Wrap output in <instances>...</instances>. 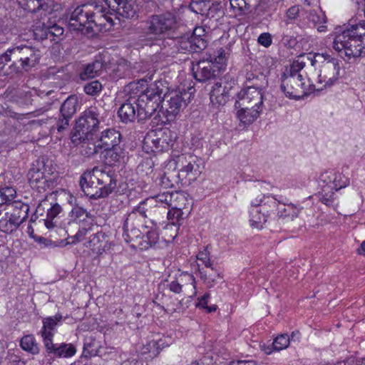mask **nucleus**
<instances>
[{
  "mask_svg": "<svg viewBox=\"0 0 365 365\" xmlns=\"http://www.w3.org/2000/svg\"><path fill=\"white\" fill-rule=\"evenodd\" d=\"M235 106H245V108H247V106L262 108V90L247 88L246 90L241 91L238 94V101H236Z\"/></svg>",
  "mask_w": 365,
  "mask_h": 365,
  "instance_id": "a211bd4d",
  "label": "nucleus"
},
{
  "mask_svg": "<svg viewBox=\"0 0 365 365\" xmlns=\"http://www.w3.org/2000/svg\"><path fill=\"white\" fill-rule=\"evenodd\" d=\"M71 216L75 220H79L84 221L86 218H91L92 215L86 209L78 205H76L71 210Z\"/></svg>",
  "mask_w": 365,
  "mask_h": 365,
  "instance_id": "5fc2aeb1",
  "label": "nucleus"
},
{
  "mask_svg": "<svg viewBox=\"0 0 365 365\" xmlns=\"http://www.w3.org/2000/svg\"><path fill=\"white\" fill-rule=\"evenodd\" d=\"M245 78L247 88L265 89L268 86L266 75L252 66H247L245 68Z\"/></svg>",
  "mask_w": 365,
  "mask_h": 365,
  "instance_id": "aec40b11",
  "label": "nucleus"
},
{
  "mask_svg": "<svg viewBox=\"0 0 365 365\" xmlns=\"http://www.w3.org/2000/svg\"><path fill=\"white\" fill-rule=\"evenodd\" d=\"M180 227L173 224H166L164 227V230L162 232V242H165V245L172 242L177 237Z\"/></svg>",
  "mask_w": 365,
  "mask_h": 365,
  "instance_id": "49530a36",
  "label": "nucleus"
},
{
  "mask_svg": "<svg viewBox=\"0 0 365 365\" xmlns=\"http://www.w3.org/2000/svg\"><path fill=\"white\" fill-rule=\"evenodd\" d=\"M210 1L209 0H196L192 1L190 5L192 11L201 15L207 14L211 9Z\"/></svg>",
  "mask_w": 365,
  "mask_h": 365,
  "instance_id": "de8ad7c7",
  "label": "nucleus"
},
{
  "mask_svg": "<svg viewBox=\"0 0 365 365\" xmlns=\"http://www.w3.org/2000/svg\"><path fill=\"white\" fill-rule=\"evenodd\" d=\"M197 266L200 279L209 288L214 287L219 279L223 278L220 271L214 265L207 268H200V264H197Z\"/></svg>",
  "mask_w": 365,
  "mask_h": 365,
  "instance_id": "bb28decb",
  "label": "nucleus"
},
{
  "mask_svg": "<svg viewBox=\"0 0 365 365\" xmlns=\"http://www.w3.org/2000/svg\"><path fill=\"white\" fill-rule=\"evenodd\" d=\"M170 209L167 211L165 210V215H167L168 224H173L177 227H180L183 220L182 211L181 207H178L177 204L175 206H172Z\"/></svg>",
  "mask_w": 365,
  "mask_h": 365,
  "instance_id": "37998d69",
  "label": "nucleus"
},
{
  "mask_svg": "<svg viewBox=\"0 0 365 365\" xmlns=\"http://www.w3.org/2000/svg\"><path fill=\"white\" fill-rule=\"evenodd\" d=\"M41 53L39 49L27 45H14L9 48L0 56V70L9 63L11 73H21L22 70L29 71L39 63Z\"/></svg>",
  "mask_w": 365,
  "mask_h": 365,
  "instance_id": "39448f33",
  "label": "nucleus"
},
{
  "mask_svg": "<svg viewBox=\"0 0 365 365\" xmlns=\"http://www.w3.org/2000/svg\"><path fill=\"white\" fill-rule=\"evenodd\" d=\"M133 75L130 63L125 60H121L113 69L111 73L112 78L115 81L121 78H130Z\"/></svg>",
  "mask_w": 365,
  "mask_h": 365,
  "instance_id": "e433bc0d",
  "label": "nucleus"
},
{
  "mask_svg": "<svg viewBox=\"0 0 365 365\" xmlns=\"http://www.w3.org/2000/svg\"><path fill=\"white\" fill-rule=\"evenodd\" d=\"M27 178L31 188L36 190L38 192L51 190L57 185L58 180V178L53 175L51 168L41 160H37L32 163Z\"/></svg>",
  "mask_w": 365,
  "mask_h": 365,
  "instance_id": "6e6552de",
  "label": "nucleus"
},
{
  "mask_svg": "<svg viewBox=\"0 0 365 365\" xmlns=\"http://www.w3.org/2000/svg\"><path fill=\"white\" fill-rule=\"evenodd\" d=\"M45 349L49 356L55 358L68 359L73 356L76 353V346L71 343H60L54 344L52 341L47 342L44 344Z\"/></svg>",
  "mask_w": 365,
  "mask_h": 365,
  "instance_id": "412c9836",
  "label": "nucleus"
},
{
  "mask_svg": "<svg viewBox=\"0 0 365 365\" xmlns=\"http://www.w3.org/2000/svg\"><path fill=\"white\" fill-rule=\"evenodd\" d=\"M6 359L11 365H26L28 361L22 358L19 354L9 351Z\"/></svg>",
  "mask_w": 365,
  "mask_h": 365,
  "instance_id": "bf43d9fd",
  "label": "nucleus"
},
{
  "mask_svg": "<svg viewBox=\"0 0 365 365\" xmlns=\"http://www.w3.org/2000/svg\"><path fill=\"white\" fill-rule=\"evenodd\" d=\"M240 109L237 111V117L244 125H249L255 121L262 112V108L247 106H237Z\"/></svg>",
  "mask_w": 365,
  "mask_h": 365,
  "instance_id": "7c9ffc66",
  "label": "nucleus"
},
{
  "mask_svg": "<svg viewBox=\"0 0 365 365\" xmlns=\"http://www.w3.org/2000/svg\"><path fill=\"white\" fill-rule=\"evenodd\" d=\"M289 344V336L287 334H281L277 336L272 344L273 350L281 351L286 349Z\"/></svg>",
  "mask_w": 365,
  "mask_h": 365,
  "instance_id": "603ef678",
  "label": "nucleus"
},
{
  "mask_svg": "<svg viewBox=\"0 0 365 365\" xmlns=\"http://www.w3.org/2000/svg\"><path fill=\"white\" fill-rule=\"evenodd\" d=\"M154 202L153 199L146 198L142 200L137 206H135L132 211L136 212V215L142 219L148 217H154V215H157L153 210Z\"/></svg>",
  "mask_w": 365,
  "mask_h": 365,
  "instance_id": "c9c22d12",
  "label": "nucleus"
},
{
  "mask_svg": "<svg viewBox=\"0 0 365 365\" xmlns=\"http://www.w3.org/2000/svg\"><path fill=\"white\" fill-rule=\"evenodd\" d=\"M192 71L194 78L199 82H207L215 79L220 74L219 67L212 61L202 60L192 63Z\"/></svg>",
  "mask_w": 365,
  "mask_h": 365,
  "instance_id": "2eb2a0df",
  "label": "nucleus"
},
{
  "mask_svg": "<svg viewBox=\"0 0 365 365\" xmlns=\"http://www.w3.org/2000/svg\"><path fill=\"white\" fill-rule=\"evenodd\" d=\"M79 185L83 193L89 198H105L115 190L116 175L113 171L106 172L98 167H94L81 175Z\"/></svg>",
  "mask_w": 365,
  "mask_h": 365,
  "instance_id": "7ed1b4c3",
  "label": "nucleus"
},
{
  "mask_svg": "<svg viewBox=\"0 0 365 365\" xmlns=\"http://www.w3.org/2000/svg\"><path fill=\"white\" fill-rule=\"evenodd\" d=\"M9 212H6V215H9L21 225L28 218L30 206L27 202L21 200H15L9 207Z\"/></svg>",
  "mask_w": 365,
  "mask_h": 365,
  "instance_id": "a878e982",
  "label": "nucleus"
},
{
  "mask_svg": "<svg viewBox=\"0 0 365 365\" xmlns=\"http://www.w3.org/2000/svg\"><path fill=\"white\" fill-rule=\"evenodd\" d=\"M107 245L106 234L99 232L91 236L87 247L90 248L96 256H100L105 252Z\"/></svg>",
  "mask_w": 365,
  "mask_h": 365,
  "instance_id": "c756f323",
  "label": "nucleus"
},
{
  "mask_svg": "<svg viewBox=\"0 0 365 365\" xmlns=\"http://www.w3.org/2000/svg\"><path fill=\"white\" fill-rule=\"evenodd\" d=\"M103 151L105 163L109 166H113L123 160L124 152L120 145Z\"/></svg>",
  "mask_w": 365,
  "mask_h": 365,
  "instance_id": "f704fd0d",
  "label": "nucleus"
},
{
  "mask_svg": "<svg viewBox=\"0 0 365 365\" xmlns=\"http://www.w3.org/2000/svg\"><path fill=\"white\" fill-rule=\"evenodd\" d=\"M257 41L260 45L267 48L272 43V36L269 33H262L259 36Z\"/></svg>",
  "mask_w": 365,
  "mask_h": 365,
  "instance_id": "0e129e2a",
  "label": "nucleus"
},
{
  "mask_svg": "<svg viewBox=\"0 0 365 365\" xmlns=\"http://www.w3.org/2000/svg\"><path fill=\"white\" fill-rule=\"evenodd\" d=\"M102 2L90 1L78 6L70 14L68 26L70 31H81L84 35L93 36L101 31L107 22L113 24V19L108 15L109 11L127 19L136 16V10L131 0H104Z\"/></svg>",
  "mask_w": 365,
  "mask_h": 365,
  "instance_id": "f257e3e1",
  "label": "nucleus"
},
{
  "mask_svg": "<svg viewBox=\"0 0 365 365\" xmlns=\"http://www.w3.org/2000/svg\"><path fill=\"white\" fill-rule=\"evenodd\" d=\"M300 11L301 9L299 5L292 6L287 10L284 20L287 26L298 19L300 16Z\"/></svg>",
  "mask_w": 365,
  "mask_h": 365,
  "instance_id": "864d4df0",
  "label": "nucleus"
},
{
  "mask_svg": "<svg viewBox=\"0 0 365 365\" xmlns=\"http://www.w3.org/2000/svg\"><path fill=\"white\" fill-rule=\"evenodd\" d=\"M197 29L191 34H186L177 40L178 51L184 53H200L206 48L207 41L200 34H197Z\"/></svg>",
  "mask_w": 365,
  "mask_h": 365,
  "instance_id": "4468645a",
  "label": "nucleus"
},
{
  "mask_svg": "<svg viewBox=\"0 0 365 365\" xmlns=\"http://www.w3.org/2000/svg\"><path fill=\"white\" fill-rule=\"evenodd\" d=\"M227 98L226 88L222 87L221 83H215L210 93L211 103L214 105L222 106L227 102Z\"/></svg>",
  "mask_w": 365,
  "mask_h": 365,
  "instance_id": "473e14b6",
  "label": "nucleus"
},
{
  "mask_svg": "<svg viewBox=\"0 0 365 365\" xmlns=\"http://www.w3.org/2000/svg\"><path fill=\"white\" fill-rule=\"evenodd\" d=\"M139 355H138L136 357L132 356L127 360L123 361L121 363V365H143V361L140 360Z\"/></svg>",
  "mask_w": 365,
  "mask_h": 365,
  "instance_id": "774afa93",
  "label": "nucleus"
},
{
  "mask_svg": "<svg viewBox=\"0 0 365 365\" xmlns=\"http://www.w3.org/2000/svg\"><path fill=\"white\" fill-rule=\"evenodd\" d=\"M78 99L77 96H69L61 105L59 113L55 118V125L52 127L53 130H56L58 133H63L69 129L70 123L77 111Z\"/></svg>",
  "mask_w": 365,
  "mask_h": 365,
  "instance_id": "9b49d317",
  "label": "nucleus"
},
{
  "mask_svg": "<svg viewBox=\"0 0 365 365\" xmlns=\"http://www.w3.org/2000/svg\"><path fill=\"white\" fill-rule=\"evenodd\" d=\"M19 4L24 10L28 11L31 13H36L39 10L46 11L48 6V3L45 0H17ZM56 3H58L56 0Z\"/></svg>",
  "mask_w": 365,
  "mask_h": 365,
  "instance_id": "4c0bfd02",
  "label": "nucleus"
},
{
  "mask_svg": "<svg viewBox=\"0 0 365 365\" xmlns=\"http://www.w3.org/2000/svg\"><path fill=\"white\" fill-rule=\"evenodd\" d=\"M210 299V294L208 292L204 294L202 297L197 299V302L195 304V307L197 308L205 309L207 307L209 299Z\"/></svg>",
  "mask_w": 365,
  "mask_h": 365,
  "instance_id": "69168bd1",
  "label": "nucleus"
},
{
  "mask_svg": "<svg viewBox=\"0 0 365 365\" xmlns=\"http://www.w3.org/2000/svg\"><path fill=\"white\" fill-rule=\"evenodd\" d=\"M163 348L164 342L161 339H153L141 347L140 354L146 360L153 359L160 354Z\"/></svg>",
  "mask_w": 365,
  "mask_h": 365,
  "instance_id": "cd10ccee",
  "label": "nucleus"
},
{
  "mask_svg": "<svg viewBox=\"0 0 365 365\" xmlns=\"http://www.w3.org/2000/svg\"><path fill=\"white\" fill-rule=\"evenodd\" d=\"M18 222L15 221L10 215L6 218L0 219V230L6 233H11L16 231L19 227Z\"/></svg>",
  "mask_w": 365,
  "mask_h": 365,
  "instance_id": "09e8293b",
  "label": "nucleus"
},
{
  "mask_svg": "<svg viewBox=\"0 0 365 365\" xmlns=\"http://www.w3.org/2000/svg\"><path fill=\"white\" fill-rule=\"evenodd\" d=\"M333 48L341 56L349 58L365 54V23L351 25L336 32Z\"/></svg>",
  "mask_w": 365,
  "mask_h": 365,
  "instance_id": "20e7f679",
  "label": "nucleus"
},
{
  "mask_svg": "<svg viewBox=\"0 0 365 365\" xmlns=\"http://www.w3.org/2000/svg\"><path fill=\"white\" fill-rule=\"evenodd\" d=\"M48 205L46 207L47 211L46 218L44 220V225L48 229H51L55 226L53 220L61 212L62 208L58 203L53 205L48 203Z\"/></svg>",
  "mask_w": 365,
  "mask_h": 365,
  "instance_id": "79ce46f5",
  "label": "nucleus"
},
{
  "mask_svg": "<svg viewBox=\"0 0 365 365\" xmlns=\"http://www.w3.org/2000/svg\"><path fill=\"white\" fill-rule=\"evenodd\" d=\"M279 201L271 195H262L258 196L251 202V205L257 206L264 212L267 214V217L274 215L278 209Z\"/></svg>",
  "mask_w": 365,
  "mask_h": 365,
  "instance_id": "4be33fe9",
  "label": "nucleus"
},
{
  "mask_svg": "<svg viewBox=\"0 0 365 365\" xmlns=\"http://www.w3.org/2000/svg\"><path fill=\"white\" fill-rule=\"evenodd\" d=\"M340 67L339 60L329 55V58L322 61V65L319 74V82L324 83V87L331 86L339 76Z\"/></svg>",
  "mask_w": 365,
  "mask_h": 365,
  "instance_id": "dca6fc26",
  "label": "nucleus"
},
{
  "mask_svg": "<svg viewBox=\"0 0 365 365\" xmlns=\"http://www.w3.org/2000/svg\"><path fill=\"white\" fill-rule=\"evenodd\" d=\"M48 29V37L51 41H56V37H59L63 35V29L56 24H48L47 25Z\"/></svg>",
  "mask_w": 365,
  "mask_h": 365,
  "instance_id": "4d7b16f0",
  "label": "nucleus"
},
{
  "mask_svg": "<svg viewBox=\"0 0 365 365\" xmlns=\"http://www.w3.org/2000/svg\"><path fill=\"white\" fill-rule=\"evenodd\" d=\"M161 81L163 83H164V81ZM163 86L166 89L162 94V100L159 108H164V106L162 105V103L164 99L166 98V103H164V106H165V110L167 112L168 116L175 117L182 108L187 106V101L190 99L191 94L184 89L182 91H172L167 95L165 92L168 89V87L165 86V84H163Z\"/></svg>",
  "mask_w": 365,
  "mask_h": 365,
  "instance_id": "f8f14e48",
  "label": "nucleus"
},
{
  "mask_svg": "<svg viewBox=\"0 0 365 365\" xmlns=\"http://www.w3.org/2000/svg\"><path fill=\"white\" fill-rule=\"evenodd\" d=\"M174 139L172 131L165 128L148 134L145 143L150 145L153 152L158 153L169 150L174 144Z\"/></svg>",
  "mask_w": 365,
  "mask_h": 365,
  "instance_id": "ddd939ff",
  "label": "nucleus"
},
{
  "mask_svg": "<svg viewBox=\"0 0 365 365\" xmlns=\"http://www.w3.org/2000/svg\"><path fill=\"white\" fill-rule=\"evenodd\" d=\"M91 230V225H88V227H80L76 234L73 237V240L72 241V243L82 241L84 239L85 236L86 235L87 232Z\"/></svg>",
  "mask_w": 365,
  "mask_h": 365,
  "instance_id": "e2e57ef3",
  "label": "nucleus"
},
{
  "mask_svg": "<svg viewBox=\"0 0 365 365\" xmlns=\"http://www.w3.org/2000/svg\"><path fill=\"white\" fill-rule=\"evenodd\" d=\"M123 230V237L124 240L127 243L133 242L135 244H132L131 246L138 247V243L143 240V235L141 236L142 232L140 230L136 227V226H130V227Z\"/></svg>",
  "mask_w": 365,
  "mask_h": 365,
  "instance_id": "58836bf2",
  "label": "nucleus"
},
{
  "mask_svg": "<svg viewBox=\"0 0 365 365\" xmlns=\"http://www.w3.org/2000/svg\"><path fill=\"white\" fill-rule=\"evenodd\" d=\"M34 37L38 41L49 39L47 24H42V25L36 26L34 29Z\"/></svg>",
  "mask_w": 365,
  "mask_h": 365,
  "instance_id": "6e6d98bb",
  "label": "nucleus"
},
{
  "mask_svg": "<svg viewBox=\"0 0 365 365\" xmlns=\"http://www.w3.org/2000/svg\"><path fill=\"white\" fill-rule=\"evenodd\" d=\"M104 67V61L101 56H97L96 59L91 63L83 67L79 73V78L82 81L93 78L98 76Z\"/></svg>",
  "mask_w": 365,
  "mask_h": 365,
  "instance_id": "c85d7f7f",
  "label": "nucleus"
},
{
  "mask_svg": "<svg viewBox=\"0 0 365 365\" xmlns=\"http://www.w3.org/2000/svg\"><path fill=\"white\" fill-rule=\"evenodd\" d=\"M232 8L237 9L240 11H243L247 9V3L245 0H230Z\"/></svg>",
  "mask_w": 365,
  "mask_h": 365,
  "instance_id": "338daca9",
  "label": "nucleus"
},
{
  "mask_svg": "<svg viewBox=\"0 0 365 365\" xmlns=\"http://www.w3.org/2000/svg\"><path fill=\"white\" fill-rule=\"evenodd\" d=\"M151 221L154 227L145 232V235H143V240L138 243V247L140 249L147 250L151 247H161L165 245V242H162V237H160L158 228L156 227L158 222L155 220H152Z\"/></svg>",
  "mask_w": 365,
  "mask_h": 365,
  "instance_id": "393cba45",
  "label": "nucleus"
},
{
  "mask_svg": "<svg viewBox=\"0 0 365 365\" xmlns=\"http://www.w3.org/2000/svg\"><path fill=\"white\" fill-rule=\"evenodd\" d=\"M102 346L101 341L92 336L86 337L83 344V355L88 358L95 356H101Z\"/></svg>",
  "mask_w": 365,
  "mask_h": 365,
  "instance_id": "2f4dec72",
  "label": "nucleus"
},
{
  "mask_svg": "<svg viewBox=\"0 0 365 365\" xmlns=\"http://www.w3.org/2000/svg\"><path fill=\"white\" fill-rule=\"evenodd\" d=\"M121 140V134L115 129H107L102 132L100 139L97 144H93V149L90 148V151L86 153L88 155H93L99 152V150H107L115 146L119 145Z\"/></svg>",
  "mask_w": 365,
  "mask_h": 365,
  "instance_id": "f3484780",
  "label": "nucleus"
},
{
  "mask_svg": "<svg viewBox=\"0 0 365 365\" xmlns=\"http://www.w3.org/2000/svg\"><path fill=\"white\" fill-rule=\"evenodd\" d=\"M99 113L96 107H90L84 110L76 120L71 133L73 142H84L92 137L98 128Z\"/></svg>",
  "mask_w": 365,
  "mask_h": 365,
  "instance_id": "1a4fd4ad",
  "label": "nucleus"
},
{
  "mask_svg": "<svg viewBox=\"0 0 365 365\" xmlns=\"http://www.w3.org/2000/svg\"><path fill=\"white\" fill-rule=\"evenodd\" d=\"M154 163L150 158H144L137 167V172L142 175H148L153 171Z\"/></svg>",
  "mask_w": 365,
  "mask_h": 365,
  "instance_id": "3c124183",
  "label": "nucleus"
},
{
  "mask_svg": "<svg viewBox=\"0 0 365 365\" xmlns=\"http://www.w3.org/2000/svg\"><path fill=\"white\" fill-rule=\"evenodd\" d=\"M103 89L102 83L98 81L94 80L86 83L83 86L84 92L91 96H98L101 93Z\"/></svg>",
  "mask_w": 365,
  "mask_h": 365,
  "instance_id": "8fccbe9b",
  "label": "nucleus"
},
{
  "mask_svg": "<svg viewBox=\"0 0 365 365\" xmlns=\"http://www.w3.org/2000/svg\"><path fill=\"white\" fill-rule=\"evenodd\" d=\"M197 260L201 262L200 268H207L213 265L210 261L208 254L206 252H200L197 256Z\"/></svg>",
  "mask_w": 365,
  "mask_h": 365,
  "instance_id": "052dcab7",
  "label": "nucleus"
},
{
  "mask_svg": "<svg viewBox=\"0 0 365 365\" xmlns=\"http://www.w3.org/2000/svg\"><path fill=\"white\" fill-rule=\"evenodd\" d=\"M304 62L294 61L287 68L281 76L280 89L289 99L299 100L309 93L302 71Z\"/></svg>",
  "mask_w": 365,
  "mask_h": 365,
  "instance_id": "423d86ee",
  "label": "nucleus"
},
{
  "mask_svg": "<svg viewBox=\"0 0 365 365\" xmlns=\"http://www.w3.org/2000/svg\"><path fill=\"white\" fill-rule=\"evenodd\" d=\"M142 220V218H140V217L136 215V212L131 211L128 214L124 220L123 229H126L127 227H130V226L138 225Z\"/></svg>",
  "mask_w": 365,
  "mask_h": 365,
  "instance_id": "13d9d810",
  "label": "nucleus"
},
{
  "mask_svg": "<svg viewBox=\"0 0 365 365\" xmlns=\"http://www.w3.org/2000/svg\"><path fill=\"white\" fill-rule=\"evenodd\" d=\"M343 176L340 173H337L333 170L325 171L322 173L319 177V180L322 184L321 187H327L334 189L337 191L342 187H344L348 184V180L346 178L342 182Z\"/></svg>",
  "mask_w": 365,
  "mask_h": 365,
  "instance_id": "5701e85b",
  "label": "nucleus"
},
{
  "mask_svg": "<svg viewBox=\"0 0 365 365\" xmlns=\"http://www.w3.org/2000/svg\"><path fill=\"white\" fill-rule=\"evenodd\" d=\"M62 318L63 317L61 314H56L53 317H48L43 319V327L39 334L43 339V345L47 342L53 341L56 327L61 322Z\"/></svg>",
  "mask_w": 365,
  "mask_h": 365,
  "instance_id": "b1692460",
  "label": "nucleus"
},
{
  "mask_svg": "<svg viewBox=\"0 0 365 365\" xmlns=\"http://www.w3.org/2000/svg\"><path fill=\"white\" fill-rule=\"evenodd\" d=\"M334 189L327 187H322V191L317 194L319 200L324 204L329 207L334 206L335 197Z\"/></svg>",
  "mask_w": 365,
  "mask_h": 365,
  "instance_id": "a18cd8bd",
  "label": "nucleus"
},
{
  "mask_svg": "<svg viewBox=\"0 0 365 365\" xmlns=\"http://www.w3.org/2000/svg\"><path fill=\"white\" fill-rule=\"evenodd\" d=\"M177 28L176 16L170 11L149 16L140 27L141 36L155 41L163 38Z\"/></svg>",
  "mask_w": 365,
  "mask_h": 365,
  "instance_id": "0eeeda50",
  "label": "nucleus"
},
{
  "mask_svg": "<svg viewBox=\"0 0 365 365\" xmlns=\"http://www.w3.org/2000/svg\"><path fill=\"white\" fill-rule=\"evenodd\" d=\"M20 346L25 351L36 355L40 352V346L33 334L24 336L20 341Z\"/></svg>",
  "mask_w": 365,
  "mask_h": 365,
  "instance_id": "ea45409f",
  "label": "nucleus"
},
{
  "mask_svg": "<svg viewBox=\"0 0 365 365\" xmlns=\"http://www.w3.org/2000/svg\"><path fill=\"white\" fill-rule=\"evenodd\" d=\"M16 196V190L11 186H4L0 187V206L4 205L9 207L15 201Z\"/></svg>",
  "mask_w": 365,
  "mask_h": 365,
  "instance_id": "c03bdc74",
  "label": "nucleus"
},
{
  "mask_svg": "<svg viewBox=\"0 0 365 365\" xmlns=\"http://www.w3.org/2000/svg\"><path fill=\"white\" fill-rule=\"evenodd\" d=\"M161 80L149 84L147 88L132 103L130 101L124 103L118 110V115L123 123L143 122L150 118L160 107L162 94L165 91Z\"/></svg>",
  "mask_w": 365,
  "mask_h": 365,
  "instance_id": "f03ea898",
  "label": "nucleus"
},
{
  "mask_svg": "<svg viewBox=\"0 0 365 365\" xmlns=\"http://www.w3.org/2000/svg\"><path fill=\"white\" fill-rule=\"evenodd\" d=\"M48 205V201L45 200L38 203L34 213L31 217L30 222H34L37 220L39 215H43L45 207H47Z\"/></svg>",
  "mask_w": 365,
  "mask_h": 365,
  "instance_id": "680f3d73",
  "label": "nucleus"
},
{
  "mask_svg": "<svg viewBox=\"0 0 365 365\" xmlns=\"http://www.w3.org/2000/svg\"><path fill=\"white\" fill-rule=\"evenodd\" d=\"M181 183V180H180L178 174L174 173V172H166L160 175L158 178V185H160L162 188H171L175 187L176 185Z\"/></svg>",
  "mask_w": 365,
  "mask_h": 365,
  "instance_id": "a19ab883",
  "label": "nucleus"
},
{
  "mask_svg": "<svg viewBox=\"0 0 365 365\" xmlns=\"http://www.w3.org/2000/svg\"><path fill=\"white\" fill-rule=\"evenodd\" d=\"M199 159L192 155H182L178 157V165L180 167L177 173L182 185H190L200 174Z\"/></svg>",
  "mask_w": 365,
  "mask_h": 365,
  "instance_id": "9d476101",
  "label": "nucleus"
},
{
  "mask_svg": "<svg viewBox=\"0 0 365 365\" xmlns=\"http://www.w3.org/2000/svg\"><path fill=\"white\" fill-rule=\"evenodd\" d=\"M250 224L252 228L262 229L263 225L267 222V214H264L257 206L251 205L249 211Z\"/></svg>",
  "mask_w": 365,
  "mask_h": 365,
  "instance_id": "72a5a7b5",
  "label": "nucleus"
},
{
  "mask_svg": "<svg viewBox=\"0 0 365 365\" xmlns=\"http://www.w3.org/2000/svg\"><path fill=\"white\" fill-rule=\"evenodd\" d=\"M182 195L178 192H163L153 197H148L154 200L153 210L156 215H165V210L172 206H175V201Z\"/></svg>",
  "mask_w": 365,
  "mask_h": 365,
  "instance_id": "6ab92c4d",
  "label": "nucleus"
}]
</instances>
